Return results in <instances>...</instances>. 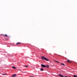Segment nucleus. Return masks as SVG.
<instances>
[{"label": "nucleus", "instance_id": "a211bd4d", "mask_svg": "<svg viewBox=\"0 0 77 77\" xmlns=\"http://www.w3.org/2000/svg\"><path fill=\"white\" fill-rule=\"evenodd\" d=\"M3 35V36H4V35Z\"/></svg>", "mask_w": 77, "mask_h": 77}, {"label": "nucleus", "instance_id": "dca6fc26", "mask_svg": "<svg viewBox=\"0 0 77 77\" xmlns=\"http://www.w3.org/2000/svg\"><path fill=\"white\" fill-rule=\"evenodd\" d=\"M2 75H6V74H2Z\"/></svg>", "mask_w": 77, "mask_h": 77}, {"label": "nucleus", "instance_id": "4468645a", "mask_svg": "<svg viewBox=\"0 0 77 77\" xmlns=\"http://www.w3.org/2000/svg\"><path fill=\"white\" fill-rule=\"evenodd\" d=\"M59 75V76H60V77H61L62 75Z\"/></svg>", "mask_w": 77, "mask_h": 77}, {"label": "nucleus", "instance_id": "9d476101", "mask_svg": "<svg viewBox=\"0 0 77 77\" xmlns=\"http://www.w3.org/2000/svg\"><path fill=\"white\" fill-rule=\"evenodd\" d=\"M73 77H77V75H73Z\"/></svg>", "mask_w": 77, "mask_h": 77}, {"label": "nucleus", "instance_id": "39448f33", "mask_svg": "<svg viewBox=\"0 0 77 77\" xmlns=\"http://www.w3.org/2000/svg\"><path fill=\"white\" fill-rule=\"evenodd\" d=\"M67 62H68L69 63H71V61L70 60H68L67 61Z\"/></svg>", "mask_w": 77, "mask_h": 77}, {"label": "nucleus", "instance_id": "ddd939ff", "mask_svg": "<svg viewBox=\"0 0 77 77\" xmlns=\"http://www.w3.org/2000/svg\"><path fill=\"white\" fill-rule=\"evenodd\" d=\"M25 66V67H26V68H27V67L28 66Z\"/></svg>", "mask_w": 77, "mask_h": 77}, {"label": "nucleus", "instance_id": "0eeeda50", "mask_svg": "<svg viewBox=\"0 0 77 77\" xmlns=\"http://www.w3.org/2000/svg\"><path fill=\"white\" fill-rule=\"evenodd\" d=\"M21 44L20 42H17L16 43V44L17 45H19V44Z\"/></svg>", "mask_w": 77, "mask_h": 77}, {"label": "nucleus", "instance_id": "423d86ee", "mask_svg": "<svg viewBox=\"0 0 77 77\" xmlns=\"http://www.w3.org/2000/svg\"><path fill=\"white\" fill-rule=\"evenodd\" d=\"M12 68H13V69H15V68H17V67H14V66H12Z\"/></svg>", "mask_w": 77, "mask_h": 77}, {"label": "nucleus", "instance_id": "f03ea898", "mask_svg": "<svg viewBox=\"0 0 77 77\" xmlns=\"http://www.w3.org/2000/svg\"><path fill=\"white\" fill-rule=\"evenodd\" d=\"M41 66H42V67H43L44 68H45V67H46V66H45V65L44 64H41Z\"/></svg>", "mask_w": 77, "mask_h": 77}, {"label": "nucleus", "instance_id": "6e6552de", "mask_svg": "<svg viewBox=\"0 0 77 77\" xmlns=\"http://www.w3.org/2000/svg\"><path fill=\"white\" fill-rule=\"evenodd\" d=\"M61 65H63V66H65V64L63 63H61Z\"/></svg>", "mask_w": 77, "mask_h": 77}, {"label": "nucleus", "instance_id": "f8f14e48", "mask_svg": "<svg viewBox=\"0 0 77 77\" xmlns=\"http://www.w3.org/2000/svg\"><path fill=\"white\" fill-rule=\"evenodd\" d=\"M56 62H57V63H59V61H56Z\"/></svg>", "mask_w": 77, "mask_h": 77}, {"label": "nucleus", "instance_id": "20e7f679", "mask_svg": "<svg viewBox=\"0 0 77 77\" xmlns=\"http://www.w3.org/2000/svg\"><path fill=\"white\" fill-rule=\"evenodd\" d=\"M45 66L47 68H49V66L48 65H46Z\"/></svg>", "mask_w": 77, "mask_h": 77}, {"label": "nucleus", "instance_id": "2eb2a0df", "mask_svg": "<svg viewBox=\"0 0 77 77\" xmlns=\"http://www.w3.org/2000/svg\"><path fill=\"white\" fill-rule=\"evenodd\" d=\"M61 77H64V76L62 75H61Z\"/></svg>", "mask_w": 77, "mask_h": 77}, {"label": "nucleus", "instance_id": "9b49d317", "mask_svg": "<svg viewBox=\"0 0 77 77\" xmlns=\"http://www.w3.org/2000/svg\"><path fill=\"white\" fill-rule=\"evenodd\" d=\"M4 36H6V37H8V35L6 34Z\"/></svg>", "mask_w": 77, "mask_h": 77}, {"label": "nucleus", "instance_id": "f257e3e1", "mask_svg": "<svg viewBox=\"0 0 77 77\" xmlns=\"http://www.w3.org/2000/svg\"><path fill=\"white\" fill-rule=\"evenodd\" d=\"M42 59V60H46V61H48V60L47 59V58L44 56L41 57Z\"/></svg>", "mask_w": 77, "mask_h": 77}, {"label": "nucleus", "instance_id": "f3484780", "mask_svg": "<svg viewBox=\"0 0 77 77\" xmlns=\"http://www.w3.org/2000/svg\"><path fill=\"white\" fill-rule=\"evenodd\" d=\"M30 77H34L33 76H30Z\"/></svg>", "mask_w": 77, "mask_h": 77}, {"label": "nucleus", "instance_id": "1a4fd4ad", "mask_svg": "<svg viewBox=\"0 0 77 77\" xmlns=\"http://www.w3.org/2000/svg\"><path fill=\"white\" fill-rule=\"evenodd\" d=\"M41 71H44V69L43 68H41L40 69Z\"/></svg>", "mask_w": 77, "mask_h": 77}, {"label": "nucleus", "instance_id": "7ed1b4c3", "mask_svg": "<svg viewBox=\"0 0 77 77\" xmlns=\"http://www.w3.org/2000/svg\"><path fill=\"white\" fill-rule=\"evenodd\" d=\"M17 76V75L16 74H14L11 77H15Z\"/></svg>", "mask_w": 77, "mask_h": 77}]
</instances>
